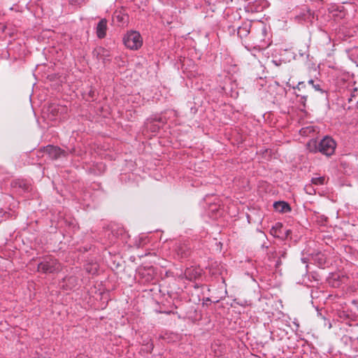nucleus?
I'll return each mask as SVG.
<instances>
[{
    "label": "nucleus",
    "mask_w": 358,
    "mask_h": 358,
    "mask_svg": "<svg viewBox=\"0 0 358 358\" xmlns=\"http://www.w3.org/2000/svg\"><path fill=\"white\" fill-rule=\"evenodd\" d=\"M336 144V142L330 137H324L318 145H316L315 141H310L308 143V147L310 151L315 152L318 150L323 155L330 156L334 154Z\"/></svg>",
    "instance_id": "nucleus-1"
},
{
    "label": "nucleus",
    "mask_w": 358,
    "mask_h": 358,
    "mask_svg": "<svg viewBox=\"0 0 358 358\" xmlns=\"http://www.w3.org/2000/svg\"><path fill=\"white\" fill-rule=\"evenodd\" d=\"M61 269V264L57 259L50 257L44 258L38 265V271L44 273H52L60 271Z\"/></svg>",
    "instance_id": "nucleus-2"
},
{
    "label": "nucleus",
    "mask_w": 358,
    "mask_h": 358,
    "mask_svg": "<svg viewBox=\"0 0 358 358\" xmlns=\"http://www.w3.org/2000/svg\"><path fill=\"white\" fill-rule=\"evenodd\" d=\"M125 46L131 50H138L143 45V38L139 32L131 31L123 38Z\"/></svg>",
    "instance_id": "nucleus-3"
},
{
    "label": "nucleus",
    "mask_w": 358,
    "mask_h": 358,
    "mask_svg": "<svg viewBox=\"0 0 358 358\" xmlns=\"http://www.w3.org/2000/svg\"><path fill=\"white\" fill-rule=\"evenodd\" d=\"M43 152L48 155L51 159H56L66 156V152L58 147L48 145L43 150Z\"/></svg>",
    "instance_id": "nucleus-4"
},
{
    "label": "nucleus",
    "mask_w": 358,
    "mask_h": 358,
    "mask_svg": "<svg viewBox=\"0 0 358 358\" xmlns=\"http://www.w3.org/2000/svg\"><path fill=\"white\" fill-rule=\"evenodd\" d=\"M107 20L105 18L101 19L96 28V36L99 38H103L106 36V31L108 29Z\"/></svg>",
    "instance_id": "nucleus-5"
},
{
    "label": "nucleus",
    "mask_w": 358,
    "mask_h": 358,
    "mask_svg": "<svg viewBox=\"0 0 358 358\" xmlns=\"http://www.w3.org/2000/svg\"><path fill=\"white\" fill-rule=\"evenodd\" d=\"M184 275L187 279L193 280L201 275V270L195 267H189L186 268Z\"/></svg>",
    "instance_id": "nucleus-6"
},
{
    "label": "nucleus",
    "mask_w": 358,
    "mask_h": 358,
    "mask_svg": "<svg viewBox=\"0 0 358 358\" xmlns=\"http://www.w3.org/2000/svg\"><path fill=\"white\" fill-rule=\"evenodd\" d=\"M176 251L181 258L187 257L190 254L189 248L185 244L180 243L177 245Z\"/></svg>",
    "instance_id": "nucleus-7"
},
{
    "label": "nucleus",
    "mask_w": 358,
    "mask_h": 358,
    "mask_svg": "<svg viewBox=\"0 0 358 358\" xmlns=\"http://www.w3.org/2000/svg\"><path fill=\"white\" fill-rule=\"evenodd\" d=\"M273 207L280 213H286L291 210L289 204L285 201H276L273 203Z\"/></svg>",
    "instance_id": "nucleus-8"
},
{
    "label": "nucleus",
    "mask_w": 358,
    "mask_h": 358,
    "mask_svg": "<svg viewBox=\"0 0 358 358\" xmlns=\"http://www.w3.org/2000/svg\"><path fill=\"white\" fill-rule=\"evenodd\" d=\"M326 178L324 176L314 177L311 179V182L315 185H322L325 183Z\"/></svg>",
    "instance_id": "nucleus-9"
},
{
    "label": "nucleus",
    "mask_w": 358,
    "mask_h": 358,
    "mask_svg": "<svg viewBox=\"0 0 358 358\" xmlns=\"http://www.w3.org/2000/svg\"><path fill=\"white\" fill-rule=\"evenodd\" d=\"M60 109L64 110V108H61L58 106L52 105L49 108V111L52 113L53 116H57L59 113Z\"/></svg>",
    "instance_id": "nucleus-10"
},
{
    "label": "nucleus",
    "mask_w": 358,
    "mask_h": 358,
    "mask_svg": "<svg viewBox=\"0 0 358 358\" xmlns=\"http://www.w3.org/2000/svg\"><path fill=\"white\" fill-rule=\"evenodd\" d=\"M68 1L71 5L82 6L85 4L88 0H68Z\"/></svg>",
    "instance_id": "nucleus-11"
},
{
    "label": "nucleus",
    "mask_w": 358,
    "mask_h": 358,
    "mask_svg": "<svg viewBox=\"0 0 358 358\" xmlns=\"http://www.w3.org/2000/svg\"><path fill=\"white\" fill-rule=\"evenodd\" d=\"M308 85L310 87V92L312 91L313 89H314L316 91H321L320 87L319 85H315L314 81L313 80H310L308 81Z\"/></svg>",
    "instance_id": "nucleus-12"
},
{
    "label": "nucleus",
    "mask_w": 358,
    "mask_h": 358,
    "mask_svg": "<svg viewBox=\"0 0 358 358\" xmlns=\"http://www.w3.org/2000/svg\"><path fill=\"white\" fill-rule=\"evenodd\" d=\"M357 92H358L357 88H355L353 90V92H351L350 97L348 98L349 103L352 102L353 101V99H355V101H356V99H357L356 98H357V96L358 95Z\"/></svg>",
    "instance_id": "nucleus-13"
},
{
    "label": "nucleus",
    "mask_w": 358,
    "mask_h": 358,
    "mask_svg": "<svg viewBox=\"0 0 358 358\" xmlns=\"http://www.w3.org/2000/svg\"><path fill=\"white\" fill-rule=\"evenodd\" d=\"M312 131H314V129H313V127H310L303 128L301 130V133L302 135H307V134H310Z\"/></svg>",
    "instance_id": "nucleus-14"
},
{
    "label": "nucleus",
    "mask_w": 358,
    "mask_h": 358,
    "mask_svg": "<svg viewBox=\"0 0 358 358\" xmlns=\"http://www.w3.org/2000/svg\"><path fill=\"white\" fill-rule=\"evenodd\" d=\"M312 187L310 185H306V187H305V189L306 191V192L309 194H313V192H312Z\"/></svg>",
    "instance_id": "nucleus-15"
},
{
    "label": "nucleus",
    "mask_w": 358,
    "mask_h": 358,
    "mask_svg": "<svg viewBox=\"0 0 358 358\" xmlns=\"http://www.w3.org/2000/svg\"><path fill=\"white\" fill-rule=\"evenodd\" d=\"M306 87V85H304L303 83H299V85H298V90L299 91H301V89L304 88Z\"/></svg>",
    "instance_id": "nucleus-16"
},
{
    "label": "nucleus",
    "mask_w": 358,
    "mask_h": 358,
    "mask_svg": "<svg viewBox=\"0 0 358 358\" xmlns=\"http://www.w3.org/2000/svg\"><path fill=\"white\" fill-rule=\"evenodd\" d=\"M297 96H301L304 101H306L307 98L308 97V94H298Z\"/></svg>",
    "instance_id": "nucleus-17"
},
{
    "label": "nucleus",
    "mask_w": 358,
    "mask_h": 358,
    "mask_svg": "<svg viewBox=\"0 0 358 358\" xmlns=\"http://www.w3.org/2000/svg\"><path fill=\"white\" fill-rule=\"evenodd\" d=\"M152 344H150V348L151 349H152Z\"/></svg>",
    "instance_id": "nucleus-18"
}]
</instances>
